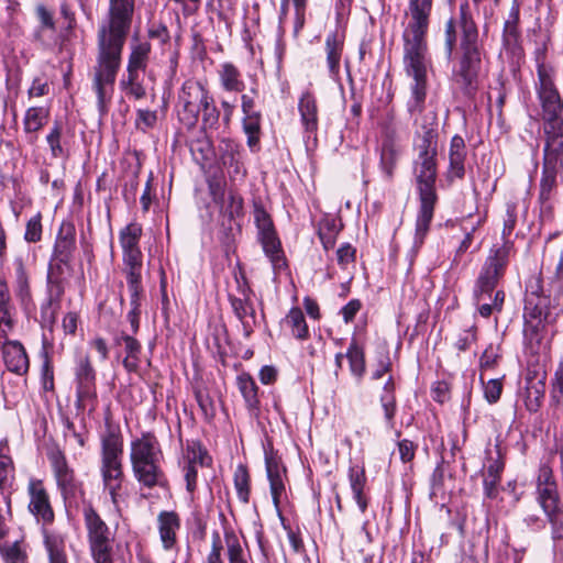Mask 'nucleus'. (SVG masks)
<instances>
[{
    "mask_svg": "<svg viewBox=\"0 0 563 563\" xmlns=\"http://www.w3.org/2000/svg\"><path fill=\"white\" fill-rule=\"evenodd\" d=\"M537 500L552 526L553 538L563 536V510L551 467L543 464L537 477Z\"/></svg>",
    "mask_w": 563,
    "mask_h": 563,
    "instance_id": "1a4fd4ad",
    "label": "nucleus"
},
{
    "mask_svg": "<svg viewBox=\"0 0 563 563\" xmlns=\"http://www.w3.org/2000/svg\"><path fill=\"white\" fill-rule=\"evenodd\" d=\"M14 275H13V288L16 298L22 305L27 303L31 300V287H30V274L22 261V258H15L14 261Z\"/></svg>",
    "mask_w": 563,
    "mask_h": 563,
    "instance_id": "c756f323",
    "label": "nucleus"
},
{
    "mask_svg": "<svg viewBox=\"0 0 563 563\" xmlns=\"http://www.w3.org/2000/svg\"><path fill=\"white\" fill-rule=\"evenodd\" d=\"M229 563H249L247 555L234 533H225Z\"/></svg>",
    "mask_w": 563,
    "mask_h": 563,
    "instance_id": "de8ad7c7",
    "label": "nucleus"
},
{
    "mask_svg": "<svg viewBox=\"0 0 563 563\" xmlns=\"http://www.w3.org/2000/svg\"><path fill=\"white\" fill-rule=\"evenodd\" d=\"M356 250L349 243L341 245L336 251L338 264L345 268L350 263L355 260Z\"/></svg>",
    "mask_w": 563,
    "mask_h": 563,
    "instance_id": "e2e57ef3",
    "label": "nucleus"
},
{
    "mask_svg": "<svg viewBox=\"0 0 563 563\" xmlns=\"http://www.w3.org/2000/svg\"><path fill=\"white\" fill-rule=\"evenodd\" d=\"M519 11V4L514 2L504 25V41L508 46L516 45L520 37V31L518 29Z\"/></svg>",
    "mask_w": 563,
    "mask_h": 563,
    "instance_id": "4c0bfd02",
    "label": "nucleus"
},
{
    "mask_svg": "<svg viewBox=\"0 0 563 563\" xmlns=\"http://www.w3.org/2000/svg\"><path fill=\"white\" fill-rule=\"evenodd\" d=\"M466 145L464 139L454 135L449 148V178H463L465 175Z\"/></svg>",
    "mask_w": 563,
    "mask_h": 563,
    "instance_id": "412c9836",
    "label": "nucleus"
},
{
    "mask_svg": "<svg viewBox=\"0 0 563 563\" xmlns=\"http://www.w3.org/2000/svg\"><path fill=\"white\" fill-rule=\"evenodd\" d=\"M350 486L353 492V497L362 512L367 508L366 498L363 495V490L366 484L365 470L362 466H351L349 470Z\"/></svg>",
    "mask_w": 563,
    "mask_h": 563,
    "instance_id": "72a5a7b5",
    "label": "nucleus"
},
{
    "mask_svg": "<svg viewBox=\"0 0 563 563\" xmlns=\"http://www.w3.org/2000/svg\"><path fill=\"white\" fill-rule=\"evenodd\" d=\"M223 549L219 532L212 533L211 551L207 556V563H223L221 551Z\"/></svg>",
    "mask_w": 563,
    "mask_h": 563,
    "instance_id": "0e129e2a",
    "label": "nucleus"
},
{
    "mask_svg": "<svg viewBox=\"0 0 563 563\" xmlns=\"http://www.w3.org/2000/svg\"><path fill=\"white\" fill-rule=\"evenodd\" d=\"M265 463L273 503L275 507H278L279 498L282 494L285 492V485L282 477V470L278 465V462L272 456L266 455Z\"/></svg>",
    "mask_w": 563,
    "mask_h": 563,
    "instance_id": "473e14b6",
    "label": "nucleus"
},
{
    "mask_svg": "<svg viewBox=\"0 0 563 563\" xmlns=\"http://www.w3.org/2000/svg\"><path fill=\"white\" fill-rule=\"evenodd\" d=\"M210 96L199 81L186 80L177 93L176 113L179 122L188 129L196 126L201 106Z\"/></svg>",
    "mask_w": 563,
    "mask_h": 563,
    "instance_id": "9b49d317",
    "label": "nucleus"
},
{
    "mask_svg": "<svg viewBox=\"0 0 563 563\" xmlns=\"http://www.w3.org/2000/svg\"><path fill=\"white\" fill-rule=\"evenodd\" d=\"M41 219H42L41 214L37 213L27 221L25 234H24V239L27 242L35 243L41 240V238H42Z\"/></svg>",
    "mask_w": 563,
    "mask_h": 563,
    "instance_id": "603ef678",
    "label": "nucleus"
},
{
    "mask_svg": "<svg viewBox=\"0 0 563 563\" xmlns=\"http://www.w3.org/2000/svg\"><path fill=\"white\" fill-rule=\"evenodd\" d=\"M253 216L265 254L274 266L279 267L283 264V252L271 216L260 202H254Z\"/></svg>",
    "mask_w": 563,
    "mask_h": 563,
    "instance_id": "ddd939ff",
    "label": "nucleus"
},
{
    "mask_svg": "<svg viewBox=\"0 0 563 563\" xmlns=\"http://www.w3.org/2000/svg\"><path fill=\"white\" fill-rule=\"evenodd\" d=\"M84 518L95 563H113L112 538L108 526L91 505L84 508Z\"/></svg>",
    "mask_w": 563,
    "mask_h": 563,
    "instance_id": "9d476101",
    "label": "nucleus"
},
{
    "mask_svg": "<svg viewBox=\"0 0 563 563\" xmlns=\"http://www.w3.org/2000/svg\"><path fill=\"white\" fill-rule=\"evenodd\" d=\"M76 250V230L71 222L60 224L55 245H54V265L68 266Z\"/></svg>",
    "mask_w": 563,
    "mask_h": 563,
    "instance_id": "f3484780",
    "label": "nucleus"
},
{
    "mask_svg": "<svg viewBox=\"0 0 563 563\" xmlns=\"http://www.w3.org/2000/svg\"><path fill=\"white\" fill-rule=\"evenodd\" d=\"M219 152L223 166L233 168L235 176L245 175V170L241 164V151L238 143L229 139H223L219 145Z\"/></svg>",
    "mask_w": 563,
    "mask_h": 563,
    "instance_id": "393cba45",
    "label": "nucleus"
},
{
    "mask_svg": "<svg viewBox=\"0 0 563 563\" xmlns=\"http://www.w3.org/2000/svg\"><path fill=\"white\" fill-rule=\"evenodd\" d=\"M180 526V517L176 511L163 510L157 515L159 540L165 551H172L176 548Z\"/></svg>",
    "mask_w": 563,
    "mask_h": 563,
    "instance_id": "a211bd4d",
    "label": "nucleus"
},
{
    "mask_svg": "<svg viewBox=\"0 0 563 563\" xmlns=\"http://www.w3.org/2000/svg\"><path fill=\"white\" fill-rule=\"evenodd\" d=\"M415 151L420 155L438 154V132L434 128L422 126V132L417 131Z\"/></svg>",
    "mask_w": 563,
    "mask_h": 563,
    "instance_id": "e433bc0d",
    "label": "nucleus"
},
{
    "mask_svg": "<svg viewBox=\"0 0 563 563\" xmlns=\"http://www.w3.org/2000/svg\"><path fill=\"white\" fill-rule=\"evenodd\" d=\"M433 0H409L408 24L402 33L404 66L412 79L411 97L407 102L408 111L421 112L427 97V74L429 67L427 33Z\"/></svg>",
    "mask_w": 563,
    "mask_h": 563,
    "instance_id": "f03ea898",
    "label": "nucleus"
},
{
    "mask_svg": "<svg viewBox=\"0 0 563 563\" xmlns=\"http://www.w3.org/2000/svg\"><path fill=\"white\" fill-rule=\"evenodd\" d=\"M234 487L239 499L247 504L250 500V475L243 465H239L234 472Z\"/></svg>",
    "mask_w": 563,
    "mask_h": 563,
    "instance_id": "09e8293b",
    "label": "nucleus"
},
{
    "mask_svg": "<svg viewBox=\"0 0 563 563\" xmlns=\"http://www.w3.org/2000/svg\"><path fill=\"white\" fill-rule=\"evenodd\" d=\"M43 537L49 563H68L65 538L60 533L47 529H43Z\"/></svg>",
    "mask_w": 563,
    "mask_h": 563,
    "instance_id": "cd10ccee",
    "label": "nucleus"
},
{
    "mask_svg": "<svg viewBox=\"0 0 563 563\" xmlns=\"http://www.w3.org/2000/svg\"><path fill=\"white\" fill-rule=\"evenodd\" d=\"M319 238L321 243L325 250L333 247L335 243V238L339 233V229L336 227L334 219H324L320 222L319 225Z\"/></svg>",
    "mask_w": 563,
    "mask_h": 563,
    "instance_id": "8fccbe9b",
    "label": "nucleus"
},
{
    "mask_svg": "<svg viewBox=\"0 0 563 563\" xmlns=\"http://www.w3.org/2000/svg\"><path fill=\"white\" fill-rule=\"evenodd\" d=\"M219 79L223 90L229 92H242L245 84L241 71L231 63H224L219 70Z\"/></svg>",
    "mask_w": 563,
    "mask_h": 563,
    "instance_id": "2f4dec72",
    "label": "nucleus"
},
{
    "mask_svg": "<svg viewBox=\"0 0 563 563\" xmlns=\"http://www.w3.org/2000/svg\"><path fill=\"white\" fill-rule=\"evenodd\" d=\"M231 307L235 317L242 322L245 336H250L253 332V327L250 319L255 322V309L252 299L240 298L236 296L229 297Z\"/></svg>",
    "mask_w": 563,
    "mask_h": 563,
    "instance_id": "b1692460",
    "label": "nucleus"
},
{
    "mask_svg": "<svg viewBox=\"0 0 563 563\" xmlns=\"http://www.w3.org/2000/svg\"><path fill=\"white\" fill-rule=\"evenodd\" d=\"M142 229L137 224H130L120 232V244L123 250V260L142 258V252L139 249V241Z\"/></svg>",
    "mask_w": 563,
    "mask_h": 563,
    "instance_id": "bb28decb",
    "label": "nucleus"
},
{
    "mask_svg": "<svg viewBox=\"0 0 563 563\" xmlns=\"http://www.w3.org/2000/svg\"><path fill=\"white\" fill-rule=\"evenodd\" d=\"M151 49V44L147 41L132 43L128 65L142 68V71H144L147 67Z\"/></svg>",
    "mask_w": 563,
    "mask_h": 563,
    "instance_id": "ea45409f",
    "label": "nucleus"
},
{
    "mask_svg": "<svg viewBox=\"0 0 563 563\" xmlns=\"http://www.w3.org/2000/svg\"><path fill=\"white\" fill-rule=\"evenodd\" d=\"M157 121L156 111L147 110V109H139L136 112V126L142 130H147L153 128Z\"/></svg>",
    "mask_w": 563,
    "mask_h": 563,
    "instance_id": "6e6d98bb",
    "label": "nucleus"
},
{
    "mask_svg": "<svg viewBox=\"0 0 563 563\" xmlns=\"http://www.w3.org/2000/svg\"><path fill=\"white\" fill-rule=\"evenodd\" d=\"M14 466L12 460L7 455H0V489L9 486L10 478H13Z\"/></svg>",
    "mask_w": 563,
    "mask_h": 563,
    "instance_id": "5fc2aeb1",
    "label": "nucleus"
},
{
    "mask_svg": "<svg viewBox=\"0 0 563 563\" xmlns=\"http://www.w3.org/2000/svg\"><path fill=\"white\" fill-rule=\"evenodd\" d=\"M48 117L49 110L44 107H31L25 111L23 130L29 143L33 144L36 141V133L46 124Z\"/></svg>",
    "mask_w": 563,
    "mask_h": 563,
    "instance_id": "5701e85b",
    "label": "nucleus"
},
{
    "mask_svg": "<svg viewBox=\"0 0 563 563\" xmlns=\"http://www.w3.org/2000/svg\"><path fill=\"white\" fill-rule=\"evenodd\" d=\"M56 31L36 26L32 33V41L42 48H49L55 40Z\"/></svg>",
    "mask_w": 563,
    "mask_h": 563,
    "instance_id": "864d4df0",
    "label": "nucleus"
},
{
    "mask_svg": "<svg viewBox=\"0 0 563 563\" xmlns=\"http://www.w3.org/2000/svg\"><path fill=\"white\" fill-rule=\"evenodd\" d=\"M207 457V452L202 450L200 444L192 443L187 446V464H194L195 466L199 464L202 466Z\"/></svg>",
    "mask_w": 563,
    "mask_h": 563,
    "instance_id": "052dcab7",
    "label": "nucleus"
},
{
    "mask_svg": "<svg viewBox=\"0 0 563 563\" xmlns=\"http://www.w3.org/2000/svg\"><path fill=\"white\" fill-rule=\"evenodd\" d=\"M298 110L307 137L310 139L312 135L313 141H316L318 131V106L314 96L310 91H306L301 95L298 102Z\"/></svg>",
    "mask_w": 563,
    "mask_h": 563,
    "instance_id": "aec40b11",
    "label": "nucleus"
},
{
    "mask_svg": "<svg viewBox=\"0 0 563 563\" xmlns=\"http://www.w3.org/2000/svg\"><path fill=\"white\" fill-rule=\"evenodd\" d=\"M42 385L45 390L54 389V371L47 356L42 364Z\"/></svg>",
    "mask_w": 563,
    "mask_h": 563,
    "instance_id": "774afa93",
    "label": "nucleus"
},
{
    "mask_svg": "<svg viewBox=\"0 0 563 563\" xmlns=\"http://www.w3.org/2000/svg\"><path fill=\"white\" fill-rule=\"evenodd\" d=\"M123 273L126 278L130 290V298H141L143 294L142 280V258L123 260Z\"/></svg>",
    "mask_w": 563,
    "mask_h": 563,
    "instance_id": "c85d7f7f",
    "label": "nucleus"
},
{
    "mask_svg": "<svg viewBox=\"0 0 563 563\" xmlns=\"http://www.w3.org/2000/svg\"><path fill=\"white\" fill-rule=\"evenodd\" d=\"M60 265H51L47 274V300L60 305L65 292V279L62 277Z\"/></svg>",
    "mask_w": 563,
    "mask_h": 563,
    "instance_id": "c9c22d12",
    "label": "nucleus"
},
{
    "mask_svg": "<svg viewBox=\"0 0 563 563\" xmlns=\"http://www.w3.org/2000/svg\"><path fill=\"white\" fill-rule=\"evenodd\" d=\"M514 255V244L509 240L492 247L474 287L475 299L484 300L485 295L495 290Z\"/></svg>",
    "mask_w": 563,
    "mask_h": 563,
    "instance_id": "6e6552de",
    "label": "nucleus"
},
{
    "mask_svg": "<svg viewBox=\"0 0 563 563\" xmlns=\"http://www.w3.org/2000/svg\"><path fill=\"white\" fill-rule=\"evenodd\" d=\"M161 450L152 433L131 442L130 461L137 483L146 488H167L168 479L161 466Z\"/></svg>",
    "mask_w": 563,
    "mask_h": 563,
    "instance_id": "20e7f679",
    "label": "nucleus"
},
{
    "mask_svg": "<svg viewBox=\"0 0 563 563\" xmlns=\"http://www.w3.org/2000/svg\"><path fill=\"white\" fill-rule=\"evenodd\" d=\"M124 344L126 356L123 360V366L128 372H136L140 365V354L142 346L140 342L129 334H122L118 343Z\"/></svg>",
    "mask_w": 563,
    "mask_h": 563,
    "instance_id": "f704fd0d",
    "label": "nucleus"
},
{
    "mask_svg": "<svg viewBox=\"0 0 563 563\" xmlns=\"http://www.w3.org/2000/svg\"><path fill=\"white\" fill-rule=\"evenodd\" d=\"M554 75L553 66L544 62L538 63L536 89L545 122L547 141H563V101L554 84Z\"/></svg>",
    "mask_w": 563,
    "mask_h": 563,
    "instance_id": "39448f33",
    "label": "nucleus"
},
{
    "mask_svg": "<svg viewBox=\"0 0 563 563\" xmlns=\"http://www.w3.org/2000/svg\"><path fill=\"white\" fill-rule=\"evenodd\" d=\"M35 15L38 21L37 26L48 29L51 31H56V22L54 19L53 10L48 9L43 3H37L35 5Z\"/></svg>",
    "mask_w": 563,
    "mask_h": 563,
    "instance_id": "3c124183",
    "label": "nucleus"
},
{
    "mask_svg": "<svg viewBox=\"0 0 563 563\" xmlns=\"http://www.w3.org/2000/svg\"><path fill=\"white\" fill-rule=\"evenodd\" d=\"M59 309V303L51 302L47 300L41 307V318L44 324L52 325L56 320V313Z\"/></svg>",
    "mask_w": 563,
    "mask_h": 563,
    "instance_id": "69168bd1",
    "label": "nucleus"
},
{
    "mask_svg": "<svg viewBox=\"0 0 563 563\" xmlns=\"http://www.w3.org/2000/svg\"><path fill=\"white\" fill-rule=\"evenodd\" d=\"M383 146L393 145L394 147H401L398 131L394 124H387L383 131Z\"/></svg>",
    "mask_w": 563,
    "mask_h": 563,
    "instance_id": "338daca9",
    "label": "nucleus"
},
{
    "mask_svg": "<svg viewBox=\"0 0 563 563\" xmlns=\"http://www.w3.org/2000/svg\"><path fill=\"white\" fill-rule=\"evenodd\" d=\"M412 165L419 197L438 198L435 190L438 175L437 155L417 154Z\"/></svg>",
    "mask_w": 563,
    "mask_h": 563,
    "instance_id": "2eb2a0df",
    "label": "nucleus"
},
{
    "mask_svg": "<svg viewBox=\"0 0 563 563\" xmlns=\"http://www.w3.org/2000/svg\"><path fill=\"white\" fill-rule=\"evenodd\" d=\"M243 130L247 135V145L253 148L257 145L261 134V113L243 117Z\"/></svg>",
    "mask_w": 563,
    "mask_h": 563,
    "instance_id": "49530a36",
    "label": "nucleus"
},
{
    "mask_svg": "<svg viewBox=\"0 0 563 563\" xmlns=\"http://www.w3.org/2000/svg\"><path fill=\"white\" fill-rule=\"evenodd\" d=\"M382 407L387 423L393 427V420L396 413V399L394 396V383L393 378L389 377L384 386V394L380 397Z\"/></svg>",
    "mask_w": 563,
    "mask_h": 563,
    "instance_id": "c03bdc74",
    "label": "nucleus"
},
{
    "mask_svg": "<svg viewBox=\"0 0 563 563\" xmlns=\"http://www.w3.org/2000/svg\"><path fill=\"white\" fill-rule=\"evenodd\" d=\"M343 36H340L338 32H331L325 37V54L329 73L332 77L339 75L340 60L343 52Z\"/></svg>",
    "mask_w": 563,
    "mask_h": 563,
    "instance_id": "a878e982",
    "label": "nucleus"
},
{
    "mask_svg": "<svg viewBox=\"0 0 563 563\" xmlns=\"http://www.w3.org/2000/svg\"><path fill=\"white\" fill-rule=\"evenodd\" d=\"M285 323L296 339L305 340L309 336L308 325L300 308H291L285 318Z\"/></svg>",
    "mask_w": 563,
    "mask_h": 563,
    "instance_id": "58836bf2",
    "label": "nucleus"
},
{
    "mask_svg": "<svg viewBox=\"0 0 563 563\" xmlns=\"http://www.w3.org/2000/svg\"><path fill=\"white\" fill-rule=\"evenodd\" d=\"M420 199V209L416 221L415 232V247L418 249L422 245L423 240L429 232L430 223L433 218L434 206L438 198H423Z\"/></svg>",
    "mask_w": 563,
    "mask_h": 563,
    "instance_id": "4be33fe9",
    "label": "nucleus"
},
{
    "mask_svg": "<svg viewBox=\"0 0 563 563\" xmlns=\"http://www.w3.org/2000/svg\"><path fill=\"white\" fill-rule=\"evenodd\" d=\"M345 356L349 360L351 373L358 379L362 378L365 373V357L363 350L355 341L351 342Z\"/></svg>",
    "mask_w": 563,
    "mask_h": 563,
    "instance_id": "79ce46f5",
    "label": "nucleus"
},
{
    "mask_svg": "<svg viewBox=\"0 0 563 563\" xmlns=\"http://www.w3.org/2000/svg\"><path fill=\"white\" fill-rule=\"evenodd\" d=\"M135 0H109L107 20L97 33V57L92 88L98 108L106 110L111 98L117 74L121 66L123 46L132 24Z\"/></svg>",
    "mask_w": 563,
    "mask_h": 563,
    "instance_id": "f257e3e1",
    "label": "nucleus"
},
{
    "mask_svg": "<svg viewBox=\"0 0 563 563\" xmlns=\"http://www.w3.org/2000/svg\"><path fill=\"white\" fill-rule=\"evenodd\" d=\"M63 126L59 122H55L46 135L51 155L54 158H63L67 156V150L62 143Z\"/></svg>",
    "mask_w": 563,
    "mask_h": 563,
    "instance_id": "37998d69",
    "label": "nucleus"
},
{
    "mask_svg": "<svg viewBox=\"0 0 563 563\" xmlns=\"http://www.w3.org/2000/svg\"><path fill=\"white\" fill-rule=\"evenodd\" d=\"M123 442L115 431L109 430L101 439V466L103 489L108 492L112 504L118 507L124 481L122 466Z\"/></svg>",
    "mask_w": 563,
    "mask_h": 563,
    "instance_id": "423d86ee",
    "label": "nucleus"
},
{
    "mask_svg": "<svg viewBox=\"0 0 563 563\" xmlns=\"http://www.w3.org/2000/svg\"><path fill=\"white\" fill-rule=\"evenodd\" d=\"M30 497L29 510L43 525H49L54 520V511L51 506L49 496L41 479L31 478L27 485Z\"/></svg>",
    "mask_w": 563,
    "mask_h": 563,
    "instance_id": "dca6fc26",
    "label": "nucleus"
},
{
    "mask_svg": "<svg viewBox=\"0 0 563 563\" xmlns=\"http://www.w3.org/2000/svg\"><path fill=\"white\" fill-rule=\"evenodd\" d=\"M76 402L78 408H85L97 398L96 371L88 354H79L75 366Z\"/></svg>",
    "mask_w": 563,
    "mask_h": 563,
    "instance_id": "4468645a",
    "label": "nucleus"
},
{
    "mask_svg": "<svg viewBox=\"0 0 563 563\" xmlns=\"http://www.w3.org/2000/svg\"><path fill=\"white\" fill-rule=\"evenodd\" d=\"M131 309L128 312V320L131 324V330L136 333L140 327V314H141V298H130Z\"/></svg>",
    "mask_w": 563,
    "mask_h": 563,
    "instance_id": "680f3d73",
    "label": "nucleus"
},
{
    "mask_svg": "<svg viewBox=\"0 0 563 563\" xmlns=\"http://www.w3.org/2000/svg\"><path fill=\"white\" fill-rule=\"evenodd\" d=\"M461 40L462 58L459 78L465 93L472 95L477 88L482 66V53L478 45V30L470 13L467 3L460 5L457 19L451 18L444 26V51L448 59L452 58L457 36Z\"/></svg>",
    "mask_w": 563,
    "mask_h": 563,
    "instance_id": "7ed1b4c3",
    "label": "nucleus"
},
{
    "mask_svg": "<svg viewBox=\"0 0 563 563\" xmlns=\"http://www.w3.org/2000/svg\"><path fill=\"white\" fill-rule=\"evenodd\" d=\"M48 460L63 498L69 504L81 498L84 496L82 483L76 478L65 454L59 450H54L48 454Z\"/></svg>",
    "mask_w": 563,
    "mask_h": 563,
    "instance_id": "f8f14e48",
    "label": "nucleus"
},
{
    "mask_svg": "<svg viewBox=\"0 0 563 563\" xmlns=\"http://www.w3.org/2000/svg\"><path fill=\"white\" fill-rule=\"evenodd\" d=\"M200 112L202 113L201 125L202 130H217L219 126L220 111L214 104V100L210 95L201 106Z\"/></svg>",
    "mask_w": 563,
    "mask_h": 563,
    "instance_id": "a19ab883",
    "label": "nucleus"
},
{
    "mask_svg": "<svg viewBox=\"0 0 563 563\" xmlns=\"http://www.w3.org/2000/svg\"><path fill=\"white\" fill-rule=\"evenodd\" d=\"M563 170V141H547L543 155V168L540 179L539 203L541 217H552L551 199L558 187V175Z\"/></svg>",
    "mask_w": 563,
    "mask_h": 563,
    "instance_id": "0eeeda50",
    "label": "nucleus"
},
{
    "mask_svg": "<svg viewBox=\"0 0 563 563\" xmlns=\"http://www.w3.org/2000/svg\"><path fill=\"white\" fill-rule=\"evenodd\" d=\"M517 222V211L514 203H507L506 218L504 219L503 239L504 241L511 234Z\"/></svg>",
    "mask_w": 563,
    "mask_h": 563,
    "instance_id": "bf43d9fd",
    "label": "nucleus"
},
{
    "mask_svg": "<svg viewBox=\"0 0 563 563\" xmlns=\"http://www.w3.org/2000/svg\"><path fill=\"white\" fill-rule=\"evenodd\" d=\"M401 153V147H394L393 145L383 146L380 152V166L385 176L389 179L394 175V169L397 165L398 158Z\"/></svg>",
    "mask_w": 563,
    "mask_h": 563,
    "instance_id": "a18cd8bd",
    "label": "nucleus"
},
{
    "mask_svg": "<svg viewBox=\"0 0 563 563\" xmlns=\"http://www.w3.org/2000/svg\"><path fill=\"white\" fill-rule=\"evenodd\" d=\"M239 390L242 394L245 406L252 415H257L260 407L258 387L249 374L238 376Z\"/></svg>",
    "mask_w": 563,
    "mask_h": 563,
    "instance_id": "7c9ffc66",
    "label": "nucleus"
},
{
    "mask_svg": "<svg viewBox=\"0 0 563 563\" xmlns=\"http://www.w3.org/2000/svg\"><path fill=\"white\" fill-rule=\"evenodd\" d=\"M544 396L543 389L537 386L529 388L526 397V407L530 412H536L541 406Z\"/></svg>",
    "mask_w": 563,
    "mask_h": 563,
    "instance_id": "13d9d810",
    "label": "nucleus"
},
{
    "mask_svg": "<svg viewBox=\"0 0 563 563\" xmlns=\"http://www.w3.org/2000/svg\"><path fill=\"white\" fill-rule=\"evenodd\" d=\"M503 384L497 378H490L484 384V396L488 402H496L501 395Z\"/></svg>",
    "mask_w": 563,
    "mask_h": 563,
    "instance_id": "4d7b16f0",
    "label": "nucleus"
},
{
    "mask_svg": "<svg viewBox=\"0 0 563 563\" xmlns=\"http://www.w3.org/2000/svg\"><path fill=\"white\" fill-rule=\"evenodd\" d=\"M3 361L8 371L24 375L29 371V357L23 345L18 341L1 340Z\"/></svg>",
    "mask_w": 563,
    "mask_h": 563,
    "instance_id": "6ab92c4d",
    "label": "nucleus"
}]
</instances>
